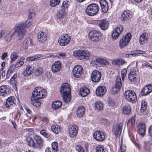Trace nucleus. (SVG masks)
I'll return each instance as SVG.
<instances>
[{
    "mask_svg": "<svg viewBox=\"0 0 152 152\" xmlns=\"http://www.w3.org/2000/svg\"><path fill=\"white\" fill-rule=\"evenodd\" d=\"M47 94L46 91L40 87H36L32 92L31 97V103L36 107H39L41 104L42 98L45 97Z\"/></svg>",
    "mask_w": 152,
    "mask_h": 152,
    "instance_id": "nucleus-1",
    "label": "nucleus"
},
{
    "mask_svg": "<svg viewBox=\"0 0 152 152\" xmlns=\"http://www.w3.org/2000/svg\"><path fill=\"white\" fill-rule=\"evenodd\" d=\"M32 21L30 20H27L26 23V26L24 23H19L15 28V31L17 34V38L19 40H21L25 35L26 33L25 27L28 28L32 24Z\"/></svg>",
    "mask_w": 152,
    "mask_h": 152,
    "instance_id": "nucleus-2",
    "label": "nucleus"
},
{
    "mask_svg": "<svg viewBox=\"0 0 152 152\" xmlns=\"http://www.w3.org/2000/svg\"><path fill=\"white\" fill-rule=\"evenodd\" d=\"M99 6L96 4L93 3L88 5L86 9V14L92 16L97 14L99 10Z\"/></svg>",
    "mask_w": 152,
    "mask_h": 152,
    "instance_id": "nucleus-3",
    "label": "nucleus"
},
{
    "mask_svg": "<svg viewBox=\"0 0 152 152\" xmlns=\"http://www.w3.org/2000/svg\"><path fill=\"white\" fill-rule=\"evenodd\" d=\"M125 98L129 102H135L137 100V96L135 93L131 90H128L125 92Z\"/></svg>",
    "mask_w": 152,
    "mask_h": 152,
    "instance_id": "nucleus-4",
    "label": "nucleus"
},
{
    "mask_svg": "<svg viewBox=\"0 0 152 152\" xmlns=\"http://www.w3.org/2000/svg\"><path fill=\"white\" fill-rule=\"evenodd\" d=\"M101 34L98 31L92 30L89 33V37L92 41L94 42H98L101 37Z\"/></svg>",
    "mask_w": 152,
    "mask_h": 152,
    "instance_id": "nucleus-5",
    "label": "nucleus"
},
{
    "mask_svg": "<svg viewBox=\"0 0 152 152\" xmlns=\"http://www.w3.org/2000/svg\"><path fill=\"white\" fill-rule=\"evenodd\" d=\"M71 37L66 34L62 35L58 39V42L61 46H64L68 44L70 42Z\"/></svg>",
    "mask_w": 152,
    "mask_h": 152,
    "instance_id": "nucleus-6",
    "label": "nucleus"
},
{
    "mask_svg": "<svg viewBox=\"0 0 152 152\" xmlns=\"http://www.w3.org/2000/svg\"><path fill=\"white\" fill-rule=\"evenodd\" d=\"M132 36L130 33H127L123 37L122 39L119 42V47L122 49L128 44Z\"/></svg>",
    "mask_w": 152,
    "mask_h": 152,
    "instance_id": "nucleus-7",
    "label": "nucleus"
},
{
    "mask_svg": "<svg viewBox=\"0 0 152 152\" xmlns=\"http://www.w3.org/2000/svg\"><path fill=\"white\" fill-rule=\"evenodd\" d=\"M123 28L122 25H120L116 27L113 31L111 37L113 40L117 39L119 35L123 31Z\"/></svg>",
    "mask_w": 152,
    "mask_h": 152,
    "instance_id": "nucleus-8",
    "label": "nucleus"
},
{
    "mask_svg": "<svg viewBox=\"0 0 152 152\" xmlns=\"http://www.w3.org/2000/svg\"><path fill=\"white\" fill-rule=\"evenodd\" d=\"M102 75L101 73L99 71L94 70L92 72L91 79V80L94 82H99L101 79Z\"/></svg>",
    "mask_w": 152,
    "mask_h": 152,
    "instance_id": "nucleus-9",
    "label": "nucleus"
},
{
    "mask_svg": "<svg viewBox=\"0 0 152 152\" xmlns=\"http://www.w3.org/2000/svg\"><path fill=\"white\" fill-rule=\"evenodd\" d=\"M83 72V68L81 66L79 65H77L75 66L72 70L73 75L77 78L80 77Z\"/></svg>",
    "mask_w": 152,
    "mask_h": 152,
    "instance_id": "nucleus-10",
    "label": "nucleus"
},
{
    "mask_svg": "<svg viewBox=\"0 0 152 152\" xmlns=\"http://www.w3.org/2000/svg\"><path fill=\"white\" fill-rule=\"evenodd\" d=\"M93 137L96 140L100 142L102 141L105 138L104 132L99 131H96L94 133Z\"/></svg>",
    "mask_w": 152,
    "mask_h": 152,
    "instance_id": "nucleus-11",
    "label": "nucleus"
},
{
    "mask_svg": "<svg viewBox=\"0 0 152 152\" xmlns=\"http://www.w3.org/2000/svg\"><path fill=\"white\" fill-rule=\"evenodd\" d=\"M138 73L137 71L135 69H131L128 75V78L129 80L131 82L135 81Z\"/></svg>",
    "mask_w": 152,
    "mask_h": 152,
    "instance_id": "nucleus-12",
    "label": "nucleus"
},
{
    "mask_svg": "<svg viewBox=\"0 0 152 152\" xmlns=\"http://www.w3.org/2000/svg\"><path fill=\"white\" fill-rule=\"evenodd\" d=\"M123 124L122 123L116 124L113 126V131L114 134L117 137L120 136L122 129Z\"/></svg>",
    "mask_w": 152,
    "mask_h": 152,
    "instance_id": "nucleus-13",
    "label": "nucleus"
},
{
    "mask_svg": "<svg viewBox=\"0 0 152 152\" xmlns=\"http://www.w3.org/2000/svg\"><path fill=\"white\" fill-rule=\"evenodd\" d=\"M78 129L77 126L75 124H71L69 130V135L70 137H74L77 134Z\"/></svg>",
    "mask_w": 152,
    "mask_h": 152,
    "instance_id": "nucleus-14",
    "label": "nucleus"
},
{
    "mask_svg": "<svg viewBox=\"0 0 152 152\" xmlns=\"http://www.w3.org/2000/svg\"><path fill=\"white\" fill-rule=\"evenodd\" d=\"M60 91L62 94H70L71 89L69 85L67 83L62 84Z\"/></svg>",
    "mask_w": 152,
    "mask_h": 152,
    "instance_id": "nucleus-15",
    "label": "nucleus"
},
{
    "mask_svg": "<svg viewBox=\"0 0 152 152\" xmlns=\"http://www.w3.org/2000/svg\"><path fill=\"white\" fill-rule=\"evenodd\" d=\"M98 24L99 27L103 30H107L109 27V23L106 19H103L99 20Z\"/></svg>",
    "mask_w": 152,
    "mask_h": 152,
    "instance_id": "nucleus-16",
    "label": "nucleus"
},
{
    "mask_svg": "<svg viewBox=\"0 0 152 152\" xmlns=\"http://www.w3.org/2000/svg\"><path fill=\"white\" fill-rule=\"evenodd\" d=\"M137 132L142 136L145 134L146 127L145 124L142 123H140L137 126Z\"/></svg>",
    "mask_w": 152,
    "mask_h": 152,
    "instance_id": "nucleus-17",
    "label": "nucleus"
},
{
    "mask_svg": "<svg viewBox=\"0 0 152 152\" xmlns=\"http://www.w3.org/2000/svg\"><path fill=\"white\" fill-rule=\"evenodd\" d=\"M106 92V88L104 86H100L97 88L96 93L97 96H101L104 95Z\"/></svg>",
    "mask_w": 152,
    "mask_h": 152,
    "instance_id": "nucleus-18",
    "label": "nucleus"
},
{
    "mask_svg": "<svg viewBox=\"0 0 152 152\" xmlns=\"http://www.w3.org/2000/svg\"><path fill=\"white\" fill-rule=\"evenodd\" d=\"M82 52L81 56H80L78 59L80 60H87L89 57L90 53L88 50H81Z\"/></svg>",
    "mask_w": 152,
    "mask_h": 152,
    "instance_id": "nucleus-19",
    "label": "nucleus"
},
{
    "mask_svg": "<svg viewBox=\"0 0 152 152\" xmlns=\"http://www.w3.org/2000/svg\"><path fill=\"white\" fill-rule=\"evenodd\" d=\"M152 91V85H149L145 86L142 90L141 93L143 96L148 95Z\"/></svg>",
    "mask_w": 152,
    "mask_h": 152,
    "instance_id": "nucleus-20",
    "label": "nucleus"
},
{
    "mask_svg": "<svg viewBox=\"0 0 152 152\" xmlns=\"http://www.w3.org/2000/svg\"><path fill=\"white\" fill-rule=\"evenodd\" d=\"M9 89L8 86L6 85H3L0 87V95L5 96L9 92Z\"/></svg>",
    "mask_w": 152,
    "mask_h": 152,
    "instance_id": "nucleus-21",
    "label": "nucleus"
},
{
    "mask_svg": "<svg viewBox=\"0 0 152 152\" xmlns=\"http://www.w3.org/2000/svg\"><path fill=\"white\" fill-rule=\"evenodd\" d=\"M61 68V62L59 61L55 62L52 65L51 69L53 72H56L58 71Z\"/></svg>",
    "mask_w": 152,
    "mask_h": 152,
    "instance_id": "nucleus-22",
    "label": "nucleus"
},
{
    "mask_svg": "<svg viewBox=\"0 0 152 152\" xmlns=\"http://www.w3.org/2000/svg\"><path fill=\"white\" fill-rule=\"evenodd\" d=\"M99 3L101 7L102 11L104 13L106 12L108 10V5L105 0H100Z\"/></svg>",
    "mask_w": 152,
    "mask_h": 152,
    "instance_id": "nucleus-23",
    "label": "nucleus"
},
{
    "mask_svg": "<svg viewBox=\"0 0 152 152\" xmlns=\"http://www.w3.org/2000/svg\"><path fill=\"white\" fill-rule=\"evenodd\" d=\"M39 41L42 43L45 42L47 40V36L46 34L43 31L39 32L37 36Z\"/></svg>",
    "mask_w": 152,
    "mask_h": 152,
    "instance_id": "nucleus-24",
    "label": "nucleus"
},
{
    "mask_svg": "<svg viewBox=\"0 0 152 152\" xmlns=\"http://www.w3.org/2000/svg\"><path fill=\"white\" fill-rule=\"evenodd\" d=\"M18 78L17 74H15L10 79L11 83L15 90H17L16 85L17 84Z\"/></svg>",
    "mask_w": 152,
    "mask_h": 152,
    "instance_id": "nucleus-25",
    "label": "nucleus"
},
{
    "mask_svg": "<svg viewBox=\"0 0 152 152\" xmlns=\"http://www.w3.org/2000/svg\"><path fill=\"white\" fill-rule=\"evenodd\" d=\"M33 68L31 66L28 65L26 69L23 72V74L25 76H28L31 74L33 72Z\"/></svg>",
    "mask_w": 152,
    "mask_h": 152,
    "instance_id": "nucleus-26",
    "label": "nucleus"
},
{
    "mask_svg": "<svg viewBox=\"0 0 152 152\" xmlns=\"http://www.w3.org/2000/svg\"><path fill=\"white\" fill-rule=\"evenodd\" d=\"M85 113V109L83 106L78 107L76 111V114L77 117H82Z\"/></svg>",
    "mask_w": 152,
    "mask_h": 152,
    "instance_id": "nucleus-27",
    "label": "nucleus"
},
{
    "mask_svg": "<svg viewBox=\"0 0 152 152\" xmlns=\"http://www.w3.org/2000/svg\"><path fill=\"white\" fill-rule=\"evenodd\" d=\"M34 139L36 141L37 145V148H38L39 146L42 147L43 144V141L42 138L38 135H36L34 137Z\"/></svg>",
    "mask_w": 152,
    "mask_h": 152,
    "instance_id": "nucleus-28",
    "label": "nucleus"
},
{
    "mask_svg": "<svg viewBox=\"0 0 152 152\" xmlns=\"http://www.w3.org/2000/svg\"><path fill=\"white\" fill-rule=\"evenodd\" d=\"M131 15L126 11H124L121 16V19L123 21H126L128 20Z\"/></svg>",
    "mask_w": 152,
    "mask_h": 152,
    "instance_id": "nucleus-29",
    "label": "nucleus"
},
{
    "mask_svg": "<svg viewBox=\"0 0 152 152\" xmlns=\"http://www.w3.org/2000/svg\"><path fill=\"white\" fill-rule=\"evenodd\" d=\"M148 39V34L146 33H143L140 38V44H143L146 42Z\"/></svg>",
    "mask_w": 152,
    "mask_h": 152,
    "instance_id": "nucleus-30",
    "label": "nucleus"
},
{
    "mask_svg": "<svg viewBox=\"0 0 152 152\" xmlns=\"http://www.w3.org/2000/svg\"><path fill=\"white\" fill-rule=\"evenodd\" d=\"M80 94L83 97H84L88 94L90 92L89 89L86 87L81 88L80 90Z\"/></svg>",
    "mask_w": 152,
    "mask_h": 152,
    "instance_id": "nucleus-31",
    "label": "nucleus"
},
{
    "mask_svg": "<svg viewBox=\"0 0 152 152\" xmlns=\"http://www.w3.org/2000/svg\"><path fill=\"white\" fill-rule=\"evenodd\" d=\"M14 98L12 96L8 97L6 101L5 106L7 107L8 108L10 107L14 104Z\"/></svg>",
    "mask_w": 152,
    "mask_h": 152,
    "instance_id": "nucleus-32",
    "label": "nucleus"
},
{
    "mask_svg": "<svg viewBox=\"0 0 152 152\" xmlns=\"http://www.w3.org/2000/svg\"><path fill=\"white\" fill-rule=\"evenodd\" d=\"M26 140L27 144L33 148H37V145L34 142L33 139L30 137H28L26 138Z\"/></svg>",
    "mask_w": 152,
    "mask_h": 152,
    "instance_id": "nucleus-33",
    "label": "nucleus"
},
{
    "mask_svg": "<svg viewBox=\"0 0 152 152\" xmlns=\"http://www.w3.org/2000/svg\"><path fill=\"white\" fill-rule=\"evenodd\" d=\"M121 77L118 76L116 80L115 86L118 89H120L122 86V84Z\"/></svg>",
    "mask_w": 152,
    "mask_h": 152,
    "instance_id": "nucleus-34",
    "label": "nucleus"
},
{
    "mask_svg": "<svg viewBox=\"0 0 152 152\" xmlns=\"http://www.w3.org/2000/svg\"><path fill=\"white\" fill-rule=\"evenodd\" d=\"M62 102L60 101H56L53 102L52 104V107L55 109L60 108L62 105Z\"/></svg>",
    "mask_w": 152,
    "mask_h": 152,
    "instance_id": "nucleus-35",
    "label": "nucleus"
},
{
    "mask_svg": "<svg viewBox=\"0 0 152 152\" xmlns=\"http://www.w3.org/2000/svg\"><path fill=\"white\" fill-rule=\"evenodd\" d=\"M94 106L96 109L100 110L103 109V104L101 101H97L94 104Z\"/></svg>",
    "mask_w": 152,
    "mask_h": 152,
    "instance_id": "nucleus-36",
    "label": "nucleus"
},
{
    "mask_svg": "<svg viewBox=\"0 0 152 152\" xmlns=\"http://www.w3.org/2000/svg\"><path fill=\"white\" fill-rule=\"evenodd\" d=\"M131 110V108L129 105H126L123 107V113L125 114L128 115L129 114Z\"/></svg>",
    "mask_w": 152,
    "mask_h": 152,
    "instance_id": "nucleus-37",
    "label": "nucleus"
},
{
    "mask_svg": "<svg viewBox=\"0 0 152 152\" xmlns=\"http://www.w3.org/2000/svg\"><path fill=\"white\" fill-rule=\"evenodd\" d=\"M14 34V33H13L11 34L10 32H8L5 33L4 38L7 42H8L10 41Z\"/></svg>",
    "mask_w": 152,
    "mask_h": 152,
    "instance_id": "nucleus-38",
    "label": "nucleus"
},
{
    "mask_svg": "<svg viewBox=\"0 0 152 152\" xmlns=\"http://www.w3.org/2000/svg\"><path fill=\"white\" fill-rule=\"evenodd\" d=\"M31 40L29 39H26L21 44V46L22 48L24 49L27 48L28 47V43L29 42H31Z\"/></svg>",
    "mask_w": 152,
    "mask_h": 152,
    "instance_id": "nucleus-39",
    "label": "nucleus"
},
{
    "mask_svg": "<svg viewBox=\"0 0 152 152\" xmlns=\"http://www.w3.org/2000/svg\"><path fill=\"white\" fill-rule=\"evenodd\" d=\"M41 57V55L39 54H36L34 55L33 56L28 57L26 58V60L27 61H32L40 58Z\"/></svg>",
    "mask_w": 152,
    "mask_h": 152,
    "instance_id": "nucleus-40",
    "label": "nucleus"
},
{
    "mask_svg": "<svg viewBox=\"0 0 152 152\" xmlns=\"http://www.w3.org/2000/svg\"><path fill=\"white\" fill-rule=\"evenodd\" d=\"M66 14L65 9H61L59 10L57 14V16L58 18H62Z\"/></svg>",
    "mask_w": 152,
    "mask_h": 152,
    "instance_id": "nucleus-41",
    "label": "nucleus"
},
{
    "mask_svg": "<svg viewBox=\"0 0 152 152\" xmlns=\"http://www.w3.org/2000/svg\"><path fill=\"white\" fill-rule=\"evenodd\" d=\"M64 101L66 103L69 102L71 99L70 94H62Z\"/></svg>",
    "mask_w": 152,
    "mask_h": 152,
    "instance_id": "nucleus-42",
    "label": "nucleus"
},
{
    "mask_svg": "<svg viewBox=\"0 0 152 152\" xmlns=\"http://www.w3.org/2000/svg\"><path fill=\"white\" fill-rule=\"evenodd\" d=\"M40 133L45 137L49 140L52 138V136L47 132L46 130H41L40 132Z\"/></svg>",
    "mask_w": 152,
    "mask_h": 152,
    "instance_id": "nucleus-43",
    "label": "nucleus"
},
{
    "mask_svg": "<svg viewBox=\"0 0 152 152\" xmlns=\"http://www.w3.org/2000/svg\"><path fill=\"white\" fill-rule=\"evenodd\" d=\"M15 66L14 65H11L9 67L7 71L6 77H9L11 74L15 71Z\"/></svg>",
    "mask_w": 152,
    "mask_h": 152,
    "instance_id": "nucleus-44",
    "label": "nucleus"
},
{
    "mask_svg": "<svg viewBox=\"0 0 152 152\" xmlns=\"http://www.w3.org/2000/svg\"><path fill=\"white\" fill-rule=\"evenodd\" d=\"M51 129L54 133L56 134L58 133L61 130L60 126L57 125L52 126H51Z\"/></svg>",
    "mask_w": 152,
    "mask_h": 152,
    "instance_id": "nucleus-45",
    "label": "nucleus"
},
{
    "mask_svg": "<svg viewBox=\"0 0 152 152\" xmlns=\"http://www.w3.org/2000/svg\"><path fill=\"white\" fill-rule=\"evenodd\" d=\"M105 150L104 146L102 145H98L95 149L96 152H105Z\"/></svg>",
    "mask_w": 152,
    "mask_h": 152,
    "instance_id": "nucleus-46",
    "label": "nucleus"
},
{
    "mask_svg": "<svg viewBox=\"0 0 152 152\" xmlns=\"http://www.w3.org/2000/svg\"><path fill=\"white\" fill-rule=\"evenodd\" d=\"M96 61L99 63L105 65H108L109 64V62L107 60L102 58H97Z\"/></svg>",
    "mask_w": 152,
    "mask_h": 152,
    "instance_id": "nucleus-47",
    "label": "nucleus"
},
{
    "mask_svg": "<svg viewBox=\"0 0 152 152\" xmlns=\"http://www.w3.org/2000/svg\"><path fill=\"white\" fill-rule=\"evenodd\" d=\"M147 108V103L144 100L142 101L140 110L142 112H144Z\"/></svg>",
    "mask_w": 152,
    "mask_h": 152,
    "instance_id": "nucleus-48",
    "label": "nucleus"
},
{
    "mask_svg": "<svg viewBox=\"0 0 152 152\" xmlns=\"http://www.w3.org/2000/svg\"><path fill=\"white\" fill-rule=\"evenodd\" d=\"M52 152H57L58 144L56 142H53L52 143Z\"/></svg>",
    "mask_w": 152,
    "mask_h": 152,
    "instance_id": "nucleus-49",
    "label": "nucleus"
},
{
    "mask_svg": "<svg viewBox=\"0 0 152 152\" xmlns=\"http://www.w3.org/2000/svg\"><path fill=\"white\" fill-rule=\"evenodd\" d=\"M135 122V117H132L131 119H129L127 122V125L128 126H132Z\"/></svg>",
    "mask_w": 152,
    "mask_h": 152,
    "instance_id": "nucleus-50",
    "label": "nucleus"
},
{
    "mask_svg": "<svg viewBox=\"0 0 152 152\" xmlns=\"http://www.w3.org/2000/svg\"><path fill=\"white\" fill-rule=\"evenodd\" d=\"M18 58V56L16 53H12L10 56L11 62H13L14 61H15Z\"/></svg>",
    "mask_w": 152,
    "mask_h": 152,
    "instance_id": "nucleus-51",
    "label": "nucleus"
},
{
    "mask_svg": "<svg viewBox=\"0 0 152 152\" xmlns=\"http://www.w3.org/2000/svg\"><path fill=\"white\" fill-rule=\"evenodd\" d=\"M60 0H50V5L52 7H54L58 4Z\"/></svg>",
    "mask_w": 152,
    "mask_h": 152,
    "instance_id": "nucleus-52",
    "label": "nucleus"
},
{
    "mask_svg": "<svg viewBox=\"0 0 152 152\" xmlns=\"http://www.w3.org/2000/svg\"><path fill=\"white\" fill-rule=\"evenodd\" d=\"M43 70L42 67H39L37 68L34 74L36 76L41 75L42 73Z\"/></svg>",
    "mask_w": 152,
    "mask_h": 152,
    "instance_id": "nucleus-53",
    "label": "nucleus"
},
{
    "mask_svg": "<svg viewBox=\"0 0 152 152\" xmlns=\"http://www.w3.org/2000/svg\"><path fill=\"white\" fill-rule=\"evenodd\" d=\"M150 143L149 142H145L144 144V149L149 152L150 150Z\"/></svg>",
    "mask_w": 152,
    "mask_h": 152,
    "instance_id": "nucleus-54",
    "label": "nucleus"
},
{
    "mask_svg": "<svg viewBox=\"0 0 152 152\" xmlns=\"http://www.w3.org/2000/svg\"><path fill=\"white\" fill-rule=\"evenodd\" d=\"M127 73V70L126 68L123 69L121 71V74L122 80L124 81Z\"/></svg>",
    "mask_w": 152,
    "mask_h": 152,
    "instance_id": "nucleus-55",
    "label": "nucleus"
},
{
    "mask_svg": "<svg viewBox=\"0 0 152 152\" xmlns=\"http://www.w3.org/2000/svg\"><path fill=\"white\" fill-rule=\"evenodd\" d=\"M82 51L81 50H77L74 51L73 52V55L75 56H78V58L81 56Z\"/></svg>",
    "mask_w": 152,
    "mask_h": 152,
    "instance_id": "nucleus-56",
    "label": "nucleus"
},
{
    "mask_svg": "<svg viewBox=\"0 0 152 152\" xmlns=\"http://www.w3.org/2000/svg\"><path fill=\"white\" fill-rule=\"evenodd\" d=\"M112 64L115 66L119 65L120 64L119 61V59L116 58L113 59L112 61Z\"/></svg>",
    "mask_w": 152,
    "mask_h": 152,
    "instance_id": "nucleus-57",
    "label": "nucleus"
},
{
    "mask_svg": "<svg viewBox=\"0 0 152 152\" xmlns=\"http://www.w3.org/2000/svg\"><path fill=\"white\" fill-rule=\"evenodd\" d=\"M108 102L109 104L111 106H113L115 105V103L111 97L108 98Z\"/></svg>",
    "mask_w": 152,
    "mask_h": 152,
    "instance_id": "nucleus-58",
    "label": "nucleus"
},
{
    "mask_svg": "<svg viewBox=\"0 0 152 152\" xmlns=\"http://www.w3.org/2000/svg\"><path fill=\"white\" fill-rule=\"evenodd\" d=\"M35 12L33 10H30L29 11L28 18L29 19H31L34 17L35 15Z\"/></svg>",
    "mask_w": 152,
    "mask_h": 152,
    "instance_id": "nucleus-59",
    "label": "nucleus"
},
{
    "mask_svg": "<svg viewBox=\"0 0 152 152\" xmlns=\"http://www.w3.org/2000/svg\"><path fill=\"white\" fill-rule=\"evenodd\" d=\"M76 149L78 152H84L83 148L81 146L77 145L76 147Z\"/></svg>",
    "mask_w": 152,
    "mask_h": 152,
    "instance_id": "nucleus-60",
    "label": "nucleus"
},
{
    "mask_svg": "<svg viewBox=\"0 0 152 152\" xmlns=\"http://www.w3.org/2000/svg\"><path fill=\"white\" fill-rule=\"evenodd\" d=\"M68 2L67 1H64L63 2L62 5L61 6V9L66 8L68 6Z\"/></svg>",
    "mask_w": 152,
    "mask_h": 152,
    "instance_id": "nucleus-61",
    "label": "nucleus"
},
{
    "mask_svg": "<svg viewBox=\"0 0 152 152\" xmlns=\"http://www.w3.org/2000/svg\"><path fill=\"white\" fill-rule=\"evenodd\" d=\"M126 149V145H123L122 143V142H121V145L120 146V152H124Z\"/></svg>",
    "mask_w": 152,
    "mask_h": 152,
    "instance_id": "nucleus-62",
    "label": "nucleus"
},
{
    "mask_svg": "<svg viewBox=\"0 0 152 152\" xmlns=\"http://www.w3.org/2000/svg\"><path fill=\"white\" fill-rule=\"evenodd\" d=\"M119 61L120 65H123L126 63L127 62L124 60L122 58L119 59Z\"/></svg>",
    "mask_w": 152,
    "mask_h": 152,
    "instance_id": "nucleus-63",
    "label": "nucleus"
},
{
    "mask_svg": "<svg viewBox=\"0 0 152 152\" xmlns=\"http://www.w3.org/2000/svg\"><path fill=\"white\" fill-rule=\"evenodd\" d=\"M143 66L145 67L148 68L149 67L150 68L152 69V65L148 63H146L143 64Z\"/></svg>",
    "mask_w": 152,
    "mask_h": 152,
    "instance_id": "nucleus-64",
    "label": "nucleus"
}]
</instances>
